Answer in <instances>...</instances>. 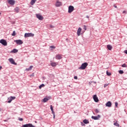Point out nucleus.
<instances>
[{
    "label": "nucleus",
    "mask_w": 127,
    "mask_h": 127,
    "mask_svg": "<svg viewBox=\"0 0 127 127\" xmlns=\"http://www.w3.org/2000/svg\"><path fill=\"white\" fill-rule=\"evenodd\" d=\"M93 98L94 101L96 102V103H98V102H99V99L98 98V97L96 95H94L93 96Z\"/></svg>",
    "instance_id": "2eb2a0df"
},
{
    "label": "nucleus",
    "mask_w": 127,
    "mask_h": 127,
    "mask_svg": "<svg viewBox=\"0 0 127 127\" xmlns=\"http://www.w3.org/2000/svg\"><path fill=\"white\" fill-rule=\"evenodd\" d=\"M83 123H84V124H89V120H87V119H84L83 121Z\"/></svg>",
    "instance_id": "aec40b11"
},
{
    "label": "nucleus",
    "mask_w": 127,
    "mask_h": 127,
    "mask_svg": "<svg viewBox=\"0 0 127 127\" xmlns=\"http://www.w3.org/2000/svg\"><path fill=\"white\" fill-rule=\"evenodd\" d=\"M37 0H31V2H30V4L31 5H33V4H34L35 2H36V1Z\"/></svg>",
    "instance_id": "4be33fe9"
},
{
    "label": "nucleus",
    "mask_w": 127,
    "mask_h": 127,
    "mask_svg": "<svg viewBox=\"0 0 127 127\" xmlns=\"http://www.w3.org/2000/svg\"><path fill=\"white\" fill-rule=\"evenodd\" d=\"M58 65V63H55V62H52L51 63V65L52 67H56V65Z\"/></svg>",
    "instance_id": "a211bd4d"
},
{
    "label": "nucleus",
    "mask_w": 127,
    "mask_h": 127,
    "mask_svg": "<svg viewBox=\"0 0 127 127\" xmlns=\"http://www.w3.org/2000/svg\"><path fill=\"white\" fill-rule=\"evenodd\" d=\"M34 35L32 33H25L24 37L27 38V37H33Z\"/></svg>",
    "instance_id": "f03ea898"
},
{
    "label": "nucleus",
    "mask_w": 127,
    "mask_h": 127,
    "mask_svg": "<svg viewBox=\"0 0 127 127\" xmlns=\"http://www.w3.org/2000/svg\"><path fill=\"white\" fill-rule=\"evenodd\" d=\"M108 86H109V84H105L104 85V87L106 88V87H108Z\"/></svg>",
    "instance_id": "2f4dec72"
},
{
    "label": "nucleus",
    "mask_w": 127,
    "mask_h": 127,
    "mask_svg": "<svg viewBox=\"0 0 127 127\" xmlns=\"http://www.w3.org/2000/svg\"><path fill=\"white\" fill-rule=\"evenodd\" d=\"M120 74H124V71L123 70H120L119 71Z\"/></svg>",
    "instance_id": "f704fd0d"
},
{
    "label": "nucleus",
    "mask_w": 127,
    "mask_h": 127,
    "mask_svg": "<svg viewBox=\"0 0 127 127\" xmlns=\"http://www.w3.org/2000/svg\"><path fill=\"white\" fill-rule=\"evenodd\" d=\"M73 10H74V6L72 5H70L68 7V13H71V12H73Z\"/></svg>",
    "instance_id": "39448f33"
},
{
    "label": "nucleus",
    "mask_w": 127,
    "mask_h": 127,
    "mask_svg": "<svg viewBox=\"0 0 127 127\" xmlns=\"http://www.w3.org/2000/svg\"><path fill=\"white\" fill-rule=\"evenodd\" d=\"M18 120L20 121V122H22V121H23V119L19 118Z\"/></svg>",
    "instance_id": "473e14b6"
},
{
    "label": "nucleus",
    "mask_w": 127,
    "mask_h": 127,
    "mask_svg": "<svg viewBox=\"0 0 127 127\" xmlns=\"http://www.w3.org/2000/svg\"><path fill=\"white\" fill-rule=\"evenodd\" d=\"M54 116V119H55V112H54V114H53Z\"/></svg>",
    "instance_id": "79ce46f5"
},
{
    "label": "nucleus",
    "mask_w": 127,
    "mask_h": 127,
    "mask_svg": "<svg viewBox=\"0 0 127 127\" xmlns=\"http://www.w3.org/2000/svg\"><path fill=\"white\" fill-rule=\"evenodd\" d=\"M124 52L126 54H127V50H125Z\"/></svg>",
    "instance_id": "37998d69"
},
{
    "label": "nucleus",
    "mask_w": 127,
    "mask_h": 127,
    "mask_svg": "<svg viewBox=\"0 0 127 127\" xmlns=\"http://www.w3.org/2000/svg\"><path fill=\"white\" fill-rule=\"evenodd\" d=\"M95 112L96 114H98V113H99V110L98 109H95Z\"/></svg>",
    "instance_id": "7c9ffc66"
},
{
    "label": "nucleus",
    "mask_w": 127,
    "mask_h": 127,
    "mask_svg": "<svg viewBox=\"0 0 127 127\" xmlns=\"http://www.w3.org/2000/svg\"><path fill=\"white\" fill-rule=\"evenodd\" d=\"M106 106L108 107L109 108H111V107H112V102H111V101H108L106 104Z\"/></svg>",
    "instance_id": "f3484780"
},
{
    "label": "nucleus",
    "mask_w": 127,
    "mask_h": 127,
    "mask_svg": "<svg viewBox=\"0 0 127 127\" xmlns=\"http://www.w3.org/2000/svg\"><path fill=\"white\" fill-rule=\"evenodd\" d=\"M127 10H124L123 11V13H127Z\"/></svg>",
    "instance_id": "a19ab883"
},
{
    "label": "nucleus",
    "mask_w": 127,
    "mask_h": 127,
    "mask_svg": "<svg viewBox=\"0 0 127 127\" xmlns=\"http://www.w3.org/2000/svg\"><path fill=\"white\" fill-rule=\"evenodd\" d=\"M81 32H82V28H81V27L78 28L77 32V34L78 36H80V35H81Z\"/></svg>",
    "instance_id": "f8f14e48"
},
{
    "label": "nucleus",
    "mask_w": 127,
    "mask_h": 127,
    "mask_svg": "<svg viewBox=\"0 0 127 127\" xmlns=\"http://www.w3.org/2000/svg\"><path fill=\"white\" fill-rule=\"evenodd\" d=\"M87 66H88V63H84L81 64V66L79 67V69L80 70H85Z\"/></svg>",
    "instance_id": "f257e3e1"
},
{
    "label": "nucleus",
    "mask_w": 127,
    "mask_h": 127,
    "mask_svg": "<svg viewBox=\"0 0 127 127\" xmlns=\"http://www.w3.org/2000/svg\"><path fill=\"white\" fill-rule=\"evenodd\" d=\"M14 10L17 13L19 12V8L18 7H16L14 9Z\"/></svg>",
    "instance_id": "412c9836"
},
{
    "label": "nucleus",
    "mask_w": 127,
    "mask_h": 127,
    "mask_svg": "<svg viewBox=\"0 0 127 127\" xmlns=\"http://www.w3.org/2000/svg\"><path fill=\"white\" fill-rule=\"evenodd\" d=\"M114 7H115L116 8H117V7H118L116 5H114Z\"/></svg>",
    "instance_id": "c03bdc74"
},
{
    "label": "nucleus",
    "mask_w": 127,
    "mask_h": 127,
    "mask_svg": "<svg viewBox=\"0 0 127 127\" xmlns=\"http://www.w3.org/2000/svg\"><path fill=\"white\" fill-rule=\"evenodd\" d=\"M83 29L84 30V31L87 30V26L86 25H83Z\"/></svg>",
    "instance_id": "cd10ccee"
},
{
    "label": "nucleus",
    "mask_w": 127,
    "mask_h": 127,
    "mask_svg": "<svg viewBox=\"0 0 127 127\" xmlns=\"http://www.w3.org/2000/svg\"><path fill=\"white\" fill-rule=\"evenodd\" d=\"M86 17H87V18H89V16L87 15Z\"/></svg>",
    "instance_id": "a18cd8bd"
},
{
    "label": "nucleus",
    "mask_w": 127,
    "mask_h": 127,
    "mask_svg": "<svg viewBox=\"0 0 127 127\" xmlns=\"http://www.w3.org/2000/svg\"><path fill=\"white\" fill-rule=\"evenodd\" d=\"M7 2L10 5H13L15 3V1L14 0H7Z\"/></svg>",
    "instance_id": "0eeeda50"
},
{
    "label": "nucleus",
    "mask_w": 127,
    "mask_h": 127,
    "mask_svg": "<svg viewBox=\"0 0 127 127\" xmlns=\"http://www.w3.org/2000/svg\"><path fill=\"white\" fill-rule=\"evenodd\" d=\"M114 125L116 127H120V124L118 123V121H116V122L114 123Z\"/></svg>",
    "instance_id": "b1692460"
},
{
    "label": "nucleus",
    "mask_w": 127,
    "mask_h": 127,
    "mask_svg": "<svg viewBox=\"0 0 127 127\" xmlns=\"http://www.w3.org/2000/svg\"><path fill=\"white\" fill-rule=\"evenodd\" d=\"M33 68L32 65L30 66L29 68H26V71H31V69Z\"/></svg>",
    "instance_id": "5701e85b"
},
{
    "label": "nucleus",
    "mask_w": 127,
    "mask_h": 127,
    "mask_svg": "<svg viewBox=\"0 0 127 127\" xmlns=\"http://www.w3.org/2000/svg\"><path fill=\"white\" fill-rule=\"evenodd\" d=\"M13 100H15V96H11L8 98V103H11V101Z\"/></svg>",
    "instance_id": "6e6552de"
},
{
    "label": "nucleus",
    "mask_w": 127,
    "mask_h": 127,
    "mask_svg": "<svg viewBox=\"0 0 127 127\" xmlns=\"http://www.w3.org/2000/svg\"><path fill=\"white\" fill-rule=\"evenodd\" d=\"M15 35H16L15 31H13V33L12 34V36H15Z\"/></svg>",
    "instance_id": "c85d7f7f"
},
{
    "label": "nucleus",
    "mask_w": 127,
    "mask_h": 127,
    "mask_svg": "<svg viewBox=\"0 0 127 127\" xmlns=\"http://www.w3.org/2000/svg\"><path fill=\"white\" fill-rule=\"evenodd\" d=\"M51 98L50 97H47L43 99V102L44 103H46L48 101H49Z\"/></svg>",
    "instance_id": "4468645a"
},
{
    "label": "nucleus",
    "mask_w": 127,
    "mask_h": 127,
    "mask_svg": "<svg viewBox=\"0 0 127 127\" xmlns=\"http://www.w3.org/2000/svg\"><path fill=\"white\" fill-rule=\"evenodd\" d=\"M21 127H35L32 124H28L26 125H22Z\"/></svg>",
    "instance_id": "9d476101"
},
{
    "label": "nucleus",
    "mask_w": 127,
    "mask_h": 127,
    "mask_svg": "<svg viewBox=\"0 0 127 127\" xmlns=\"http://www.w3.org/2000/svg\"><path fill=\"white\" fill-rule=\"evenodd\" d=\"M122 67H127V64H124L122 65Z\"/></svg>",
    "instance_id": "72a5a7b5"
},
{
    "label": "nucleus",
    "mask_w": 127,
    "mask_h": 127,
    "mask_svg": "<svg viewBox=\"0 0 127 127\" xmlns=\"http://www.w3.org/2000/svg\"><path fill=\"white\" fill-rule=\"evenodd\" d=\"M50 27L51 28H54V27H55L54 26H53L52 25H50Z\"/></svg>",
    "instance_id": "e433bc0d"
},
{
    "label": "nucleus",
    "mask_w": 127,
    "mask_h": 127,
    "mask_svg": "<svg viewBox=\"0 0 127 127\" xmlns=\"http://www.w3.org/2000/svg\"><path fill=\"white\" fill-rule=\"evenodd\" d=\"M115 106L116 107V108H118V105H119V103H118V102H115Z\"/></svg>",
    "instance_id": "c9c22d12"
},
{
    "label": "nucleus",
    "mask_w": 127,
    "mask_h": 127,
    "mask_svg": "<svg viewBox=\"0 0 127 127\" xmlns=\"http://www.w3.org/2000/svg\"><path fill=\"white\" fill-rule=\"evenodd\" d=\"M0 43L3 46H7V42H6V40H5L4 39H1L0 40Z\"/></svg>",
    "instance_id": "20e7f679"
},
{
    "label": "nucleus",
    "mask_w": 127,
    "mask_h": 127,
    "mask_svg": "<svg viewBox=\"0 0 127 127\" xmlns=\"http://www.w3.org/2000/svg\"><path fill=\"white\" fill-rule=\"evenodd\" d=\"M44 84H41V85H40V86H39V89H41V88L42 87H44Z\"/></svg>",
    "instance_id": "c756f323"
},
{
    "label": "nucleus",
    "mask_w": 127,
    "mask_h": 127,
    "mask_svg": "<svg viewBox=\"0 0 127 127\" xmlns=\"http://www.w3.org/2000/svg\"><path fill=\"white\" fill-rule=\"evenodd\" d=\"M106 74L107 75V76H111V75H112V73H111V72L107 71H106Z\"/></svg>",
    "instance_id": "bb28decb"
},
{
    "label": "nucleus",
    "mask_w": 127,
    "mask_h": 127,
    "mask_svg": "<svg viewBox=\"0 0 127 127\" xmlns=\"http://www.w3.org/2000/svg\"><path fill=\"white\" fill-rule=\"evenodd\" d=\"M81 124L82 127H85V125L83 123V122H81Z\"/></svg>",
    "instance_id": "58836bf2"
},
{
    "label": "nucleus",
    "mask_w": 127,
    "mask_h": 127,
    "mask_svg": "<svg viewBox=\"0 0 127 127\" xmlns=\"http://www.w3.org/2000/svg\"><path fill=\"white\" fill-rule=\"evenodd\" d=\"M12 53H17V52H18V50L14 49L12 51Z\"/></svg>",
    "instance_id": "393cba45"
},
{
    "label": "nucleus",
    "mask_w": 127,
    "mask_h": 127,
    "mask_svg": "<svg viewBox=\"0 0 127 127\" xmlns=\"http://www.w3.org/2000/svg\"><path fill=\"white\" fill-rule=\"evenodd\" d=\"M37 18H38L40 20H43V16H42L41 15L39 14H36Z\"/></svg>",
    "instance_id": "9b49d317"
},
{
    "label": "nucleus",
    "mask_w": 127,
    "mask_h": 127,
    "mask_svg": "<svg viewBox=\"0 0 127 127\" xmlns=\"http://www.w3.org/2000/svg\"><path fill=\"white\" fill-rule=\"evenodd\" d=\"M50 48L55 49V47H54V46H51Z\"/></svg>",
    "instance_id": "4c0bfd02"
},
{
    "label": "nucleus",
    "mask_w": 127,
    "mask_h": 127,
    "mask_svg": "<svg viewBox=\"0 0 127 127\" xmlns=\"http://www.w3.org/2000/svg\"><path fill=\"white\" fill-rule=\"evenodd\" d=\"M15 42L18 45H21V44H23V42H22L21 40H17L15 41Z\"/></svg>",
    "instance_id": "1a4fd4ad"
},
{
    "label": "nucleus",
    "mask_w": 127,
    "mask_h": 127,
    "mask_svg": "<svg viewBox=\"0 0 127 127\" xmlns=\"http://www.w3.org/2000/svg\"><path fill=\"white\" fill-rule=\"evenodd\" d=\"M56 59H57V60H60V59H62V55L58 54L56 56Z\"/></svg>",
    "instance_id": "ddd939ff"
},
{
    "label": "nucleus",
    "mask_w": 127,
    "mask_h": 127,
    "mask_svg": "<svg viewBox=\"0 0 127 127\" xmlns=\"http://www.w3.org/2000/svg\"><path fill=\"white\" fill-rule=\"evenodd\" d=\"M9 62H10V63L13 64V65H16V63H15L14 60H13V59H9Z\"/></svg>",
    "instance_id": "dca6fc26"
},
{
    "label": "nucleus",
    "mask_w": 127,
    "mask_h": 127,
    "mask_svg": "<svg viewBox=\"0 0 127 127\" xmlns=\"http://www.w3.org/2000/svg\"><path fill=\"white\" fill-rule=\"evenodd\" d=\"M50 107H51V110L52 114H54L55 112H54V111L53 110V107L52 106V105H51Z\"/></svg>",
    "instance_id": "a878e982"
},
{
    "label": "nucleus",
    "mask_w": 127,
    "mask_h": 127,
    "mask_svg": "<svg viewBox=\"0 0 127 127\" xmlns=\"http://www.w3.org/2000/svg\"><path fill=\"white\" fill-rule=\"evenodd\" d=\"M62 5V2L60 1L59 0H57L55 4V6L57 7H59Z\"/></svg>",
    "instance_id": "7ed1b4c3"
},
{
    "label": "nucleus",
    "mask_w": 127,
    "mask_h": 127,
    "mask_svg": "<svg viewBox=\"0 0 127 127\" xmlns=\"http://www.w3.org/2000/svg\"><path fill=\"white\" fill-rule=\"evenodd\" d=\"M1 68H2L1 66H0V69H1Z\"/></svg>",
    "instance_id": "49530a36"
},
{
    "label": "nucleus",
    "mask_w": 127,
    "mask_h": 127,
    "mask_svg": "<svg viewBox=\"0 0 127 127\" xmlns=\"http://www.w3.org/2000/svg\"><path fill=\"white\" fill-rule=\"evenodd\" d=\"M74 79H75V80H77V79H78V77L77 76H75L74 77Z\"/></svg>",
    "instance_id": "ea45409f"
},
{
    "label": "nucleus",
    "mask_w": 127,
    "mask_h": 127,
    "mask_svg": "<svg viewBox=\"0 0 127 127\" xmlns=\"http://www.w3.org/2000/svg\"><path fill=\"white\" fill-rule=\"evenodd\" d=\"M100 118H101V116L100 115H98L97 116H92L91 117V119H92V120H99Z\"/></svg>",
    "instance_id": "423d86ee"
},
{
    "label": "nucleus",
    "mask_w": 127,
    "mask_h": 127,
    "mask_svg": "<svg viewBox=\"0 0 127 127\" xmlns=\"http://www.w3.org/2000/svg\"><path fill=\"white\" fill-rule=\"evenodd\" d=\"M107 48L108 49V50H112L113 49V47L111 45H108L107 46Z\"/></svg>",
    "instance_id": "6ab92c4d"
}]
</instances>
